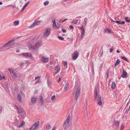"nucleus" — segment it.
Instances as JSON below:
<instances>
[{
  "instance_id": "40",
  "label": "nucleus",
  "mask_w": 130,
  "mask_h": 130,
  "mask_svg": "<svg viewBox=\"0 0 130 130\" xmlns=\"http://www.w3.org/2000/svg\"><path fill=\"white\" fill-rule=\"evenodd\" d=\"M13 23L15 24H19V21H14Z\"/></svg>"
},
{
  "instance_id": "30",
  "label": "nucleus",
  "mask_w": 130,
  "mask_h": 130,
  "mask_svg": "<svg viewBox=\"0 0 130 130\" xmlns=\"http://www.w3.org/2000/svg\"><path fill=\"white\" fill-rule=\"evenodd\" d=\"M40 102L42 104L43 103V97L42 96H41L40 98V99L39 100Z\"/></svg>"
},
{
  "instance_id": "62",
  "label": "nucleus",
  "mask_w": 130,
  "mask_h": 130,
  "mask_svg": "<svg viewBox=\"0 0 130 130\" xmlns=\"http://www.w3.org/2000/svg\"><path fill=\"white\" fill-rule=\"evenodd\" d=\"M39 78V76H38L37 77H36L35 78V80L37 78Z\"/></svg>"
},
{
  "instance_id": "60",
  "label": "nucleus",
  "mask_w": 130,
  "mask_h": 130,
  "mask_svg": "<svg viewBox=\"0 0 130 130\" xmlns=\"http://www.w3.org/2000/svg\"><path fill=\"white\" fill-rule=\"evenodd\" d=\"M91 71L93 73H94V70L93 69V68H92V69L91 70Z\"/></svg>"
},
{
  "instance_id": "23",
  "label": "nucleus",
  "mask_w": 130,
  "mask_h": 130,
  "mask_svg": "<svg viewBox=\"0 0 130 130\" xmlns=\"http://www.w3.org/2000/svg\"><path fill=\"white\" fill-rule=\"evenodd\" d=\"M12 77L13 78H16L17 76V74L16 73H14L11 74Z\"/></svg>"
},
{
  "instance_id": "24",
  "label": "nucleus",
  "mask_w": 130,
  "mask_h": 130,
  "mask_svg": "<svg viewBox=\"0 0 130 130\" xmlns=\"http://www.w3.org/2000/svg\"><path fill=\"white\" fill-rule=\"evenodd\" d=\"M53 27L54 29H58L60 28V26L59 25H53Z\"/></svg>"
},
{
  "instance_id": "56",
  "label": "nucleus",
  "mask_w": 130,
  "mask_h": 130,
  "mask_svg": "<svg viewBox=\"0 0 130 130\" xmlns=\"http://www.w3.org/2000/svg\"><path fill=\"white\" fill-rule=\"evenodd\" d=\"M61 79L60 77H59L58 78V79H57V82H59L60 81Z\"/></svg>"
},
{
  "instance_id": "8",
  "label": "nucleus",
  "mask_w": 130,
  "mask_h": 130,
  "mask_svg": "<svg viewBox=\"0 0 130 130\" xmlns=\"http://www.w3.org/2000/svg\"><path fill=\"white\" fill-rule=\"evenodd\" d=\"M25 96V95L22 92H21V93L18 94L17 96V99L18 102L21 103L22 100V98H24Z\"/></svg>"
},
{
  "instance_id": "39",
  "label": "nucleus",
  "mask_w": 130,
  "mask_h": 130,
  "mask_svg": "<svg viewBox=\"0 0 130 130\" xmlns=\"http://www.w3.org/2000/svg\"><path fill=\"white\" fill-rule=\"evenodd\" d=\"M60 68H59L58 69V70L55 73V74L54 75V76H55V75L56 74L59 73V72L60 71Z\"/></svg>"
},
{
  "instance_id": "50",
  "label": "nucleus",
  "mask_w": 130,
  "mask_h": 130,
  "mask_svg": "<svg viewBox=\"0 0 130 130\" xmlns=\"http://www.w3.org/2000/svg\"><path fill=\"white\" fill-rule=\"evenodd\" d=\"M66 20V19L64 20H59L58 21L59 22H62L65 21Z\"/></svg>"
},
{
  "instance_id": "7",
  "label": "nucleus",
  "mask_w": 130,
  "mask_h": 130,
  "mask_svg": "<svg viewBox=\"0 0 130 130\" xmlns=\"http://www.w3.org/2000/svg\"><path fill=\"white\" fill-rule=\"evenodd\" d=\"M39 121H36L30 127L29 130H36L39 127Z\"/></svg>"
},
{
  "instance_id": "38",
  "label": "nucleus",
  "mask_w": 130,
  "mask_h": 130,
  "mask_svg": "<svg viewBox=\"0 0 130 130\" xmlns=\"http://www.w3.org/2000/svg\"><path fill=\"white\" fill-rule=\"evenodd\" d=\"M58 38L59 39L61 40H63L64 39V38L62 37L61 36H58Z\"/></svg>"
},
{
  "instance_id": "2",
  "label": "nucleus",
  "mask_w": 130,
  "mask_h": 130,
  "mask_svg": "<svg viewBox=\"0 0 130 130\" xmlns=\"http://www.w3.org/2000/svg\"><path fill=\"white\" fill-rule=\"evenodd\" d=\"M70 115H68L63 125V128L64 130H66L70 126Z\"/></svg>"
},
{
  "instance_id": "44",
  "label": "nucleus",
  "mask_w": 130,
  "mask_h": 130,
  "mask_svg": "<svg viewBox=\"0 0 130 130\" xmlns=\"http://www.w3.org/2000/svg\"><path fill=\"white\" fill-rule=\"evenodd\" d=\"M87 19L86 18H85L84 19V24H86L87 23Z\"/></svg>"
},
{
  "instance_id": "26",
  "label": "nucleus",
  "mask_w": 130,
  "mask_h": 130,
  "mask_svg": "<svg viewBox=\"0 0 130 130\" xmlns=\"http://www.w3.org/2000/svg\"><path fill=\"white\" fill-rule=\"evenodd\" d=\"M19 123V121L17 119L14 120V124L15 125H17Z\"/></svg>"
},
{
  "instance_id": "12",
  "label": "nucleus",
  "mask_w": 130,
  "mask_h": 130,
  "mask_svg": "<svg viewBox=\"0 0 130 130\" xmlns=\"http://www.w3.org/2000/svg\"><path fill=\"white\" fill-rule=\"evenodd\" d=\"M97 102L99 105H101L102 104V100L100 95H99L98 96Z\"/></svg>"
},
{
  "instance_id": "63",
  "label": "nucleus",
  "mask_w": 130,
  "mask_h": 130,
  "mask_svg": "<svg viewBox=\"0 0 130 130\" xmlns=\"http://www.w3.org/2000/svg\"><path fill=\"white\" fill-rule=\"evenodd\" d=\"M116 52H117V53H120V51H118V50H117V51Z\"/></svg>"
},
{
  "instance_id": "18",
  "label": "nucleus",
  "mask_w": 130,
  "mask_h": 130,
  "mask_svg": "<svg viewBox=\"0 0 130 130\" xmlns=\"http://www.w3.org/2000/svg\"><path fill=\"white\" fill-rule=\"evenodd\" d=\"M98 87H96L95 88L94 93L95 94L94 99H95L97 98V90L98 89Z\"/></svg>"
},
{
  "instance_id": "49",
  "label": "nucleus",
  "mask_w": 130,
  "mask_h": 130,
  "mask_svg": "<svg viewBox=\"0 0 130 130\" xmlns=\"http://www.w3.org/2000/svg\"><path fill=\"white\" fill-rule=\"evenodd\" d=\"M36 25H31L30 26V28H33Z\"/></svg>"
},
{
  "instance_id": "55",
  "label": "nucleus",
  "mask_w": 130,
  "mask_h": 130,
  "mask_svg": "<svg viewBox=\"0 0 130 130\" xmlns=\"http://www.w3.org/2000/svg\"><path fill=\"white\" fill-rule=\"evenodd\" d=\"M24 64H25L24 63H20V65L21 66H23Z\"/></svg>"
},
{
  "instance_id": "11",
  "label": "nucleus",
  "mask_w": 130,
  "mask_h": 130,
  "mask_svg": "<svg viewBox=\"0 0 130 130\" xmlns=\"http://www.w3.org/2000/svg\"><path fill=\"white\" fill-rule=\"evenodd\" d=\"M22 55L24 56L25 57H32L31 54L30 53H23L22 54Z\"/></svg>"
},
{
  "instance_id": "51",
  "label": "nucleus",
  "mask_w": 130,
  "mask_h": 130,
  "mask_svg": "<svg viewBox=\"0 0 130 130\" xmlns=\"http://www.w3.org/2000/svg\"><path fill=\"white\" fill-rule=\"evenodd\" d=\"M89 115V113L87 111V110L86 116V117H88V116Z\"/></svg>"
},
{
  "instance_id": "64",
  "label": "nucleus",
  "mask_w": 130,
  "mask_h": 130,
  "mask_svg": "<svg viewBox=\"0 0 130 130\" xmlns=\"http://www.w3.org/2000/svg\"><path fill=\"white\" fill-rule=\"evenodd\" d=\"M3 4V3L2 2H0V5H2Z\"/></svg>"
},
{
  "instance_id": "5",
  "label": "nucleus",
  "mask_w": 130,
  "mask_h": 130,
  "mask_svg": "<svg viewBox=\"0 0 130 130\" xmlns=\"http://www.w3.org/2000/svg\"><path fill=\"white\" fill-rule=\"evenodd\" d=\"M14 41L15 40L14 39L11 40L8 42L4 44L3 45V47L7 46L9 47L8 48L13 47V46L14 44V43H11L14 42Z\"/></svg>"
},
{
  "instance_id": "16",
  "label": "nucleus",
  "mask_w": 130,
  "mask_h": 130,
  "mask_svg": "<svg viewBox=\"0 0 130 130\" xmlns=\"http://www.w3.org/2000/svg\"><path fill=\"white\" fill-rule=\"evenodd\" d=\"M17 110H18V113H25V112L24 110L21 108H19L17 109Z\"/></svg>"
},
{
  "instance_id": "52",
  "label": "nucleus",
  "mask_w": 130,
  "mask_h": 130,
  "mask_svg": "<svg viewBox=\"0 0 130 130\" xmlns=\"http://www.w3.org/2000/svg\"><path fill=\"white\" fill-rule=\"evenodd\" d=\"M14 106L15 107H16L17 109L19 108L18 107L17 105L16 104H14Z\"/></svg>"
},
{
  "instance_id": "25",
  "label": "nucleus",
  "mask_w": 130,
  "mask_h": 130,
  "mask_svg": "<svg viewBox=\"0 0 130 130\" xmlns=\"http://www.w3.org/2000/svg\"><path fill=\"white\" fill-rule=\"evenodd\" d=\"M112 21L113 22H116L117 23L119 24H124L125 22L124 21Z\"/></svg>"
},
{
  "instance_id": "13",
  "label": "nucleus",
  "mask_w": 130,
  "mask_h": 130,
  "mask_svg": "<svg viewBox=\"0 0 130 130\" xmlns=\"http://www.w3.org/2000/svg\"><path fill=\"white\" fill-rule=\"evenodd\" d=\"M49 59L48 58L42 57L41 58V61L44 63H46L48 61Z\"/></svg>"
},
{
  "instance_id": "3",
  "label": "nucleus",
  "mask_w": 130,
  "mask_h": 130,
  "mask_svg": "<svg viewBox=\"0 0 130 130\" xmlns=\"http://www.w3.org/2000/svg\"><path fill=\"white\" fill-rule=\"evenodd\" d=\"M75 93V98L77 100L80 93V90L79 87H74L72 93L74 95Z\"/></svg>"
},
{
  "instance_id": "15",
  "label": "nucleus",
  "mask_w": 130,
  "mask_h": 130,
  "mask_svg": "<svg viewBox=\"0 0 130 130\" xmlns=\"http://www.w3.org/2000/svg\"><path fill=\"white\" fill-rule=\"evenodd\" d=\"M104 32L105 34H110L111 33V31L109 28H107L105 29Z\"/></svg>"
},
{
  "instance_id": "9",
  "label": "nucleus",
  "mask_w": 130,
  "mask_h": 130,
  "mask_svg": "<svg viewBox=\"0 0 130 130\" xmlns=\"http://www.w3.org/2000/svg\"><path fill=\"white\" fill-rule=\"evenodd\" d=\"M79 55V53L78 52L76 51L72 54V58L73 60H75L78 57Z\"/></svg>"
},
{
  "instance_id": "53",
  "label": "nucleus",
  "mask_w": 130,
  "mask_h": 130,
  "mask_svg": "<svg viewBox=\"0 0 130 130\" xmlns=\"http://www.w3.org/2000/svg\"><path fill=\"white\" fill-rule=\"evenodd\" d=\"M113 51V48H110V52L111 53Z\"/></svg>"
},
{
  "instance_id": "29",
  "label": "nucleus",
  "mask_w": 130,
  "mask_h": 130,
  "mask_svg": "<svg viewBox=\"0 0 130 130\" xmlns=\"http://www.w3.org/2000/svg\"><path fill=\"white\" fill-rule=\"evenodd\" d=\"M7 70L11 74L13 73L14 71L12 69L8 68L7 69Z\"/></svg>"
},
{
  "instance_id": "27",
  "label": "nucleus",
  "mask_w": 130,
  "mask_h": 130,
  "mask_svg": "<svg viewBox=\"0 0 130 130\" xmlns=\"http://www.w3.org/2000/svg\"><path fill=\"white\" fill-rule=\"evenodd\" d=\"M120 61L119 59H118L116 62L115 63V66H117L120 63Z\"/></svg>"
},
{
  "instance_id": "46",
  "label": "nucleus",
  "mask_w": 130,
  "mask_h": 130,
  "mask_svg": "<svg viewBox=\"0 0 130 130\" xmlns=\"http://www.w3.org/2000/svg\"><path fill=\"white\" fill-rule=\"evenodd\" d=\"M64 66L66 67H67V61H65L64 62Z\"/></svg>"
},
{
  "instance_id": "34",
  "label": "nucleus",
  "mask_w": 130,
  "mask_h": 130,
  "mask_svg": "<svg viewBox=\"0 0 130 130\" xmlns=\"http://www.w3.org/2000/svg\"><path fill=\"white\" fill-rule=\"evenodd\" d=\"M121 58L122 59H123L124 60H125V61H126L128 62H129V61L128 60L127 58H126V57H121Z\"/></svg>"
},
{
  "instance_id": "21",
  "label": "nucleus",
  "mask_w": 130,
  "mask_h": 130,
  "mask_svg": "<svg viewBox=\"0 0 130 130\" xmlns=\"http://www.w3.org/2000/svg\"><path fill=\"white\" fill-rule=\"evenodd\" d=\"M25 124V122L24 121H22L21 124L19 126H17V127L18 128H20L22 127H23V126Z\"/></svg>"
},
{
  "instance_id": "35",
  "label": "nucleus",
  "mask_w": 130,
  "mask_h": 130,
  "mask_svg": "<svg viewBox=\"0 0 130 130\" xmlns=\"http://www.w3.org/2000/svg\"><path fill=\"white\" fill-rule=\"evenodd\" d=\"M125 21L128 22H130V19L128 17H125Z\"/></svg>"
},
{
  "instance_id": "28",
  "label": "nucleus",
  "mask_w": 130,
  "mask_h": 130,
  "mask_svg": "<svg viewBox=\"0 0 130 130\" xmlns=\"http://www.w3.org/2000/svg\"><path fill=\"white\" fill-rule=\"evenodd\" d=\"M41 22L40 21H37L36 20H34V22L33 23V24H38V23H39Z\"/></svg>"
},
{
  "instance_id": "54",
  "label": "nucleus",
  "mask_w": 130,
  "mask_h": 130,
  "mask_svg": "<svg viewBox=\"0 0 130 130\" xmlns=\"http://www.w3.org/2000/svg\"><path fill=\"white\" fill-rule=\"evenodd\" d=\"M52 22L53 23V24H56L55 21V20L52 21Z\"/></svg>"
},
{
  "instance_id": "14",
  "label": "nucleus",
  "mask_w": 130,
  "mask_h": 130,
  "mask_svg": "<svg viewBox=\"0 0 130 130\" xmlns=\"http://www.w3.org/2000/svg\"><path fill=\"white\" fill-rule=\"evenodd\" d=\"M37 98L36 96H33L31 98V102L35 103L36 102Z\"/></svg>"
},
{
  "instance_id": "48",
  "label": "nucleus",
  "mask_w": 130,
  "mask_h": 130,
  "mask_svg": "<svg viewBox=\"0 0 130 130\" xmlns=\"http://www.w3.org/2000/svg\"><path fill=\"white\" fill-rule=\"evenodd\" d=\"M24 63L25 64H29V62L28 60H27Z\"/></svg>"
},
{
  "instance_id": "20",
  "label": "nucleus",
  "mask_w": 130,
  "mask_h": 130,
  "mask_svg": "<svg viewBox=\"0 0 130 130\" xmlns=\"http://www.w3.org/2000/svg\"><path fill=\"white\" fill-rule=\"evenodd\" d=\"M69 84L68 83H66L64 87V91H67L69 88Z\"/></svg>"
},
{
  "instance_id": "59",
  "label": "nucleus",
  "mask_w": 130,
  "mask_h": 130,
  "mask_svg": "<svg viewBox=\"0 0 130 130\" xmlns=\"http://www.w3.org/2000/svg\"><path fill=\"white\" fill-rule=\"evenodd\" d=\"M25 8H26L25 7H24V6L23 8L22 9L21 11H23L24 10V9H25Z\"/></svg>"
},
{
  "instance_id": "4",
  "label": "nucleus",
  "mask_w": 130,
  "mask_h": 130,
  "mask_svg": "<svg viewBox=\"0 0 130 130\" xmlns=\"http://www.w3.org/2000/svg\"><path fill=\"white\" fill-rule=\"evenodd\" d=\"M14 41L15 40L14 39L11 40L8 42L4 44L3 45V47L7 46L9 47L8 48L13 47V46L14 44V43H11L14 42Z\"/></svg>"
},
{
  "instance_id": "57",
  "label": "nucleus",
  "mask_w": 130,
  "mask_h": 130,
  "mask_svg": "<svg viewBox=\"0 0 130 130\" xmlns=\"http://www.w3.org/2000/svg\"><path fill=\"white\" fill-rule=\"evenodd\" d=\"M106 74L107 75V78L108 76L109 72L108 71L107 72Z\"/></svg>"
},
{
  "instance_id": "37",
  "label": "nucleus",
  "mask_w": 130,
  "mask_h": 130,
  "mask_svg": "<svg viewBox=\"0 0 130 130\" xmlns=\"http://www.w3.org/2000/svg\"><path fill=\"white\" fill-rule=\"evenodd\" d=\"M49 2L48 1H45L44 3L43 4L45 6H46L47 5L49 4Z\"/></svg>"
},
{
  "instance_id": "47",
  "label": "nucleus",
  "mask_w": 130,
  "mask_h": 130,
  "mask_svg": "<svg viewBox=\"0 0 130 130\" xmlns=\"http://www.w3.org/2000/svg\"><path fill=\"white\" fill-rule=\"evenodd\" d=\"M55 95H54L53 96L51 97V100H53L55 99Z\"/></svg>"
},
{
  "instance_id": "41",
  "label": "nucleus",
  "mask_w": 130,
  "mask_h": 130,
  "mask_svg": "<svg viewBox=\"0 0 130 130\" xmlns=\"http://www.w3.org/2000/svg\"><path fill=\"white\" fill-rule=\"evenodd\" d=\"M59 68V65H57L55 67V70H56L58 69Z\"/></svg>"
},
{
  "instance_id": "45",
  "label": "nucleus",
  "mask_w": 130,
  "mask_h": 130,
  "mask_svg": "<svg viewBox=\"0 0 130 130\" xmlns=\"http://www.w3.org/2000/svg\"><path fill=\"white\" fill-rule=\"evenodd\" d=\"M57 129V127L55 126H54L52 130H56Z\"/></svg>"
},
{
  "instance_id": "31",
  "label": "nucleus",
  "mask_w": 130,
  "mask_h": 130,
  "mask_svg": "<svg viewBox=\"0 0 130 130\" xmlns=\"http://www.w3.org/2000/svg\"><path fill=\"white\" fill-rule=\"evenodd\" d=\"M51 128V125L49 124H48L47 125L46 127V129L47 130Z\"/></svg>"
},
{
  "instance_id": "10",
  "label": "nucleus",
  "mask_w": 130,
  "mask_h": 130,
  "mask_svg": "<svg viewBox=\"0 0 130 130\" xmlns=\"http://www.w3.org/2000/svg\"><path fill=\"white\" fill-rule=\"evenodd\" d=\"M78 28L81 30V38L82 39L84 36V34L85 33V31L84 30V28L83 27H79Z\"/></svg>"
},
{
  "instance_id": "43",
  "label": "nucleus",
  "mask_w": 130,
  "mask_h": 130,
  "mask_svg": "<svg viewBox=\"0 0 130 130\" xmlns=\"http://www.w3.org/2000/svg\"><path fill=\"white\" fill-rule=\"evenodd\" d=\"M70 29L71 30H73L74 29V27L72 25H71L69 27Z\"/></svg>"
},
{
  "instance_id": "19",
  "label": "nucleus",
  "mask_w": 130,
  "mask_h": 130,
  "mask_svg": "<svg viewBox=\"0 0 130 130\" xmlns=\"http://www.w3.org/2000/svg\"><path fill=\"white\" fill-rule=\"evenodd\" d=\"M120 122L118 121H115L113 122V124L115 125L116 127H118L119 124Z\"/></svg>"
},
{
  "instance_id": "36",
  "label": "nucleus",
  "mask_w": 130,
  "mask_h": 130,
  "mask_svg": "<svg viewBox=\"0 0 130 130\" xmlns=\"http://www.w3.org/2000/svg\"><path fill=\"white\" fill-rule=\"evenodd\" d=\"M125 125L124 124L121 125V126L120 130H123L124 128Z\"/></svg>"
},
{
  "instance_id": "58",
  "label": "nucleus",
  "mask_w": 130,
  "mask_h": 130,
  "mask_svg": "<svg viewBox=\"0 0 130 130\" xmlns=\"http://www.w3.org/2000/svg\"><path fill=\"white\" fill-rule=\"evenodd\" d=\"M62 32H63L64 33L66 32V30L64 29H62Z\"/></svg>"
},
{
  "instance_id": "17",
  "label": "nucleus",
  "mask_w": 130,
  "mask_h": 130,
  "mask_svg": "<svg viewBox=\"0 0 130 130\" xmlns=\"http://www.w3.org/2000/svg\"><path fill=\"white\" fill-rule=\"evenodd\" d=\"M127 73L124 70H123L122 75V77L123 78H126L127 77Z\"/></svg>"
},
{
  "instance_id": "1",
  "label": "nucleus",
  "mask_w": 130,
  "mask_h": 130,
  "mask_svg": "<svg viewBox=\"0 0 130 130\" xmlns=\"http://www.w3.org/2000/svg\"><path fill=\"white\" fill-rule=\"evenodd\" d=\"M41 45V42L39 41L36 43L33 46H32L31 44H29L28 45V46L30 50H37Z\"/></svg>"
},
{
  "instance_id": "22",
  "label": "nucleus",
  "mask_w": 130,
  "mask_h": 130,
  "mask_svg": "<svg viewBox=\"0 0 130 130\" xmlns=\"http://www.w3.org/2000/svg\"><path fill=\"white\" fill-rule=\"evenodd\" d=\"M116 86V85L115 82H113L112 83L111 85V88L112 89H115Z\"/></svg>"
},
{
  "instance_id": "33",
  "label": "nucleus",
  "mask_w": 130,
  "mask_h": 130,
  "mask_svg": "<svg viewBox=\"0 0 130 130\" xmlns=\"http://www.w3.org/2000/svg\"><path fill=\"white\" fill-rule=\"evenodd\" d=\"M77 23V20H75L72 21L71 23L73 24H76Z\"/></svg>"
},
{
  "instance_id": "6",
  "label": "nucleus",
  "mask_w": 130,
  "mask_h": 130,
  "mask_svg": "<svg viewBox=\"0 0 130 130\" xmlns=\"http://www.w3.org/2000/svg\"><path fill=\"white\" fill-rule=\"evenodd\" d=\"M51 28H46L43 33V37L45 39H46L49 36L51 32Z\"/></svg>"
},
{
  "instance_id": "32",
  "label": "nucleus",
  "mask_w": 130,
  "mask_h": 130,
  "mask_svg": "<svg viewBox=\"0 0 130 130\" xmlns=\"http://www.w3.org/2000/svg\"><path fill=\"white\" fill-rule=\"evenodd\" d=\"M48 85L49 87H51V86L52 85V83L49 81L47 82Z\"/></svg>"
},
{
  "instance_id": "61",
  "label": "nucleus",
  "mask_w": 130,
  "mask_h": 130,
  "mask_svg": "<svg viewBox=\"0 0 130 130\" xmlns=\"http://www.w3.org/2000/svg\"><path fill=\"white\" fill-rule=\"evenodd\" d=\"M2 110V107L1 106H0V112H1Z\"/></svg>"
},
{
  "instance_id": "42",
  "label": "nucleus",
  "mask_w": 130,
  "mask_h": 130,
  "mask_svg": "<svg viewBox=\"0 0 130 130\" xmlns=\"http://www.w3.org/2000/svg\"><path fill=\"white\" fill-rule=\"evenodd\" d=\"M29 3V2H28L25 4V5L24 6V7L26 8L28 5Z\"/></svg>"
}]
</instances>
